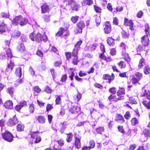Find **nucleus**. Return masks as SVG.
Instances as JSON below:
<instances>
[{
  "label": "nucleus",
  "instance_id": "nucleus-1",
  "mask_svg": "<svg viewBox=\"0 0 150 150\" xmlns=\"http://www.w3.org/2000/svg\"><path fill=\"white\" fill-rule=\"evenodd\" d=\"M65 55L67 60H69L72 56L71 59V63L75 66L77 65L79 62L78 56L79 53L76 52H71L68 51L65 52Z\"/></svg>",
  "mask_w": 150,
  "mask_h": 150
},
{
  "label": "nucleus",
  "instance_id": "nucleus-2",
  "mask_svg": "<svg viewBox=\"0 0 150 150\" xmlns=\"http://www.w3.org/2000/svg\"><path fill=\"white\" fill-rule=\"evenodd\" d=\"M68 29V28L67 27L65 28L60 27L55 34V36L58 37H62L65 39H67L70 35V32L67 30Z\"/></svg>",
  "mask_w": 150,
  "mask_h": 150
},
{
  "label": "nucleus",
  "instance_id": "nucleus-3",
  "mask_svg": "<svg viewBox=\"0 0 150 150\" xmlns=\"http://www.w3.org/2000/svg\"><path fill=\"white\" fill-rule=\"evenodd\" d=\"M77 28L74 29V31L76 34L81 33L82 30L85 27V23L82 21H80L76 24Z\"/></svg>",
  "mask_w": 150,
  "mask_h": 150
},
{
  "label": "nucleus",
  "instance_id": "nucleus-4",
  "mask_svg": "<svg viewBox=\"0 0 150 150\" xmlns=\"http://www.w3.org/2000/svg\"><path fill=\"white\" fill-rule=\"evenodd\" d=\"M36 38L35 41L38 43L41 42L42 41L44 42H46L48 40L46 35L44 34L42 35L40 33H39L36 34Z\"/></svg>",
  "mask_w": 150,
  "mask_h": 150
},
{
  "label": "nucleus",
  "instance_id": "nucleus-5",
  "mask_svg": "<svg viewBox=\"0 0 150 150\" xmlns=\"http://www.w3.org/2000/svg\"><path fill=\"white\" fill-rule=\"evenodd\" d=\"M74 145L75 148L77 149H80L81 147V137L76 133L75 134L74 136Z\"/></svg>",
  "mask_w": 150,
  "mask_h": 150
},
{
  "label": "nucleus",
  "instance_id": "nucleus-6",
  "mask_svg": "<svg viewBox=\"0 0 150 150\" xmlns=\"http://www.w3.org/2000/svg\"><path fill=\"white\" fill-rule=\"evenodd\" d=\"M2 135L3 139L6 141L11 142L13 140L14 137L11 133L8 131H6L2 133Z\"/></svg>",
  "mask_w": 150,
  "mask_h": 150
},
{
  "label": "nucleus",
  "instance_id": "nucleus-7",
  "mask_svg": "<svg viewBox=\"0 0 150 150\" xmlns=\"http://www.w3.org/2000/svg\"><path fill=\"white\" fill-rule=\"evenodd\" d=\"M116 94L120 100L123 99L125 94V88L123 87H119Z\"/></svg>",
  "mask_w": 150,
  "mask_h": 150
},
{
  "label": "nucleus",
  "instance_id": "nucleus-8",
  "mask_svg": "<svg viewBox=\"0 0 150 150\" xmlns=\"http://www.w3.org/2000/svg\"><path fill=\"white\" fill-rule=\"evenodd\" d=\"M15 66L14 62L11 60L10 61V62L8 63L6 68L5 70V72L6 74H10L13 69Z\"/></svg>",
  "mask_w": 150,
  "mask_h": 150
},
{
  "label": "nucleus",
  "instance_id": "nucleus-9",
  "mask_svg": "<svg viewBox=\"0 0 150 150\" xmlns=\"http://www.w3.org/2000/svg\"><path fill=\"white\" fill-rule=\"evenodd\" d=\"M8 29L7 24L4 20L0 21V34L5 33Z\"/></svg>",
  "mask_w": 150,
  "mask_h": 150
},
{
  "label": "nucleus",
  "instance_id": "nucleus-10",
  "mask_svg": "<svg viewBox=\"0 0 150 150\" xmlns=\"http://www.w3.org/2000/svg\"><path fill=\"white\" fill-rule=\"evenodd\" d=\"M115 79V76L113 73H112L111 75L108 74H104L103 76V79L104 80H108V83L109 84L111 83Z\"/></svg>",
  "mask_w": 150,
  "mask_h": 150
},
{
  "label": "nucleus",
  "instance_id": "nucleus-11",
  "mask_svg": "<svg viewBox=\"0 0 150 150\" xmlns=\"http://www.w3.org/2000/svg\"><path fill=\"white\" fill-rule=\"evenodd\" d=\"M105 25V27L104 28L105 33L106 34H110L112 31V26L110 22L106 21Z\"/></svg>",
  "mask_w": 150,
  "mask_h": 150
},
{
  "label": "nucleus",
  "instance_id": "nucleus-12",
  "mask_svg": "<svg viewBox=\"0 0 150 150\" xmlns=\"http://www.w3.org/2000/svg\"><path fill=\"white\" fill-rule=\"evenodd\" d=\"M140 42L143 46L147 47L149 44V39L147 35H144L141 38Z\"/></svg>",
  "mask_w": 150,
  "mask_h": 150
},
{
  "label": "nucleus",
  "instance_id": "nucleus-13",
  "mask_svg": "<svg viewBox=\"0 0 150 150\" xmlns=\"http://www.w3.org/2000/svg\"><path fill=\"white\" fill-rule=\"evenodd\" d=\"M41 11L42 13H45L49 12L50 9L47 3H44L41 6Z\"/></svg>",
  "mask_w": 150,
  "mask_h": 150
},
{
  "label": "nucleus",
  "instance_id": "nucleus-14",
  "mask_svg": "<svg viewBox=\"0 0 150 150\" xmlns=\"http://www.w3.org/2000/svg\"><path fill=\"white\" fill-rule=\"evenodd\" d=\"M115 120L117 123L122 124L125 122L123 116L120 114H117L115 117Z\"/></svg>",
  "mask_w": 150,
  "mask_h": 150
},
{
  "label": "nucleus",
  "instance_id": "nucleus-15",
  "mask_svg": "<svg viewBox=\"0 0 150 150\" xmlns=\"http://www.w3.org/2000/svg\"><path fill=\"white\" fill-rule=\"evenodd\" d=\"M69 111L71 113L76 115L80 112L81 108L80 107L78 106H72L69 108Z\"/></svg>",
  "mask_w": 150,
  "mask_h": 150
},
{
  "label": "nucleus",
  "instance_id": "nucleus-16",
  "mask_svg": "<svg viewBox=\"0 0 150 150\" xmlns=\"http://www.w3.org/2000/svg\"><path fill=\"white\" fill-rule=\"evenodd\" d=\"M18 122V119L15 115L9 120L7 122V124L8 126H12L16 125Z\"/></svg>",
  "mask_w": 150,
  "mask_h": 150
},
{
  "label": "nucleus",
  "instance_id": "nucleus-17",
  "mask_svg": "<svg viewBox=\"0 0 150 150\" xmlns=\"http://www.w3.org/2000/svg\"><path fill=\"white\" fill-rule=\"evenodd\" d=\"M104 53H101L99 55V58L107 62H111L112 61V58L110 56L107 57L104 54Z\"/></svg>",
  "mask_w": 150,
  "mask_h": 150
},
{
  "label": "nucleus",
  "instance_id": "nucleus-18",
  "mask_svg": "<svg viewBox=\"0 0 150 150\" xmlns=\"http://www.w3.org/2000/svg\"><path fill=\"white\" fill-rule=\"evenodd\" d=\"M146 61L145 59L143 58L142 57L140 59L139 61L138 65L139 69H141L143 68V67L146 65Z\"/></svg>",
  "mask_w": 150,
  "mask_h": 150
},
{
  "label": "nucleus",
  "instance_id": "nucleus-19",
  "mask_svg": "<svg viewBox=\"0 0 150 150\" xmlns=\"http://www.w3.org/2000/svg\"><path fill=\"white\" fill-rule=\"evenodd\" d=\"M36 120L40 124H44L46 122V119L42 115H38L36 117Z\"/></svg>",
  "mask_w": 150,
  "mask_h": 150
},
{
  "label": "nucleus",
  "instance_id": "nucleus-20",
  "mask_svg": "<svg viewBox=\"0 0 150 150\" xmlns=\"http://www.w3.org/2000/svg\"><path fill=\"white\" fill-rule=\"evenodd\" d=\"M117 96L115 94H111L108 98V100L110 101H113L117 102L120 100Z\"/></svg>",
  "mask_w": 150,
  "mask_h": 150
},
{
  "label": "nucleus",
  "instance_id": "nucleus-21",
  "mask_svg": "<svg viewBox=\"0 0 150 150\" xmlns=\"http://www.w3.org/2000/svg\"><path fill=\"white\" fill-rule=\"evenodd\" d=\"M82 41L80 40L78 41L75 45L74 48L73 49L72 51L73 52H76V53H79V50L80 48V46L82 43Z\"/></svg>",
  "mask_w": 150,
  "mask_h": 150
},
{
  "label": "nucleus",
  "instance_id": "nucleus-22",
  "mask_svg": "<svg viewBox=\"0 0 150 150\" xmlns=\"http://www.w3.org/2000/svg\"><path fill=\"white\" fill-rule=\"evenodd\" d=\"M121 56L123 59L127 62H130L131 60V59L129 57V54L125 52H121Z\"/></svg>",
  "mask_w": 150,
  "mask_h": 150
},
{
  "label": "nucleus",
  "instance_id": "nucleus-23",
  "mask_svg": "<svg viewBox=\"0 0 150 150\" xmlns=\"http://www.w3.org/2000/svg\"><path fill=\"white\" fill-rule=\"evenodd\" d=\"M82 96V94L78 92L77 94L75 95L73 97V100L74 103H77L81 99Z\"/></svg>",
  "mask_w": 150,
  "mask_h": 150
},
{
  "label": "nucleus",
  "instance_id": "nucleus-24",
  "mask_svg": "<svg viewBox=\"0 0 150 150\" xmlns=\"http://www.w3.org/2000/svg\"><path fill=\"white\" fill-rule=\"evenodd\" d=\"M22 17L21 15H19L14 17L12 21L13 24L16 25L19 24Z\"/></svg>",
  "mask_w": 150,
  "mask_h": 150
},
{
  "label": "nucleus",
  "instance_id": "nucleus-25",
  "mask_svg": "<svg viewBox=\"0 0 150 150\" xmlns=\"http://www.w3.org/2000/svg\"><path fill=\"white\" fill-rule=\"evenodd\" d=\"M4 106L7 109H11L13 106V103L12 101L8 100L4 104Z\"/></svg>",
  "mask_w": 150,
  "mask_h": 150
},
{
  "label": "nucleus",
  "instance_id": "nucleus-26",
  "mask_svg": "<svg viewBox=\"0 0 150 150\" xmlns=\"http://www.w3.org/2000/svg\"><path fill=\"white\" fill-rule=\"evenodd\" d=\"M17 50L20 52H23L26 50V48L23 43H21L17 48Z\"/></svg>",
  "mask_w": 150,
  "mask_h": 150
},
{
  "label": "nucleus",
  "instance_id": "nucleus-27",
  "mask_svg": "<svg viewBox=\"0 0 150 150\" xmlns=\"http://www.w3.org/2000/svg\"><path fill=\"white\" fill-rule=\"evenodd\" d=\"M131 125L132 126H135L139 123V120L136 117L132 118L130 120Z\"/></svg>",
  "mask_w": 150,
  "mask_h": 150
},
{
  "label": "nucleus",
  "instance_id": "nucleus-28",
  "mask_svg": "<svg viewBox=\"0 0 150 150\" xmlns=\"http://www.w3.org/2000/svg\"><path fill=\"white\" fill-rule=\"evenodd\" d=\"M14 88L12 87H8L6 89V92L9 94L11 97H13L14 96Z\"/></svg>",
  "mask_w": 150,
  "mask_h": 150
},
{
  "label": "nucleus",
  "instance_id": "nucleus-29",
  "mask_svg": "<svg viewBox=\"0 0 150 150\" xmlns=\"http://www.w3.org/2000/svg\"><path fill=\"white\" fill-rule=\"evenodd\" d=\"M104 128L103 127L99 126L96 128L94 132V133L96 134H101L104 131Z\"/></svg>",
  "mask_w": 150,
  "mask_h": 150
},
{
  "label": "nucleus",
  "instance_id": "nucleus-30",
  "mask_svg": "<svg viewBox=\"0 0 150 150\" xmlns=\"http://www.w3.org/2000/svg\"><path fill=\"white\" fill-rule=\"evenodd\" d=\"M25 127L24 124L22 123H20L16 126V130L18 132H21L24 130Z\"/></svg>",
  "mask_w": 150,
  "mask_h": 150
},
{
  "label": "nucleus",
  "instance_id": "nucleus-31",
  "mask_svg": "<svg viewBox=\"0 0 150 150\" xmlns=\"http://www.w3.org/2000/svg\"><path fill=\"white\" fill-rule=\"evenodd\" d=\"M117 64L118 65L119 67L121 69L125 68L127 65L126 62L122 60L120 61L117 63Z\"/></svg>",
  "mask_w": 150,
  "mask_h": 150
},
{
  "label": "nucleus",
  "instance_id": "nucleus-32",
  "mask_svg": "<svg viewBox=\"0 0 150 150\" xmlns=\"http://www.w3.org/2000/svg\"><path fill=\"white\" fill-rule=\"evenodd\" d=\"M15 74L16 76L20 78L22 76V69L21 67H19L16 69Z\"/></svg>",
  "mask_w": 150,
  "mask_h": 150
},
{
  "label": "nucleus",
  "instance_id": "nucleus-33",
  "mask_svg": "<svg viewBox=\"0 0 150 150\" xmlns=\"http://www.w3.org/2000/svg\"><path fill=\"white\" fill-rule=\"evenodd\" d=\"M142 96L146 97L148 99L150 100V91L148 90H144Z\"/></svg>",
  "mask_w": 150,
  "mask_h": 150
},
{
  "label": "nucleus",
  "instance_id": "nucleus-34",
  "mask_svg": "<svg viewBox=\"0 0 150 150\" xmlns=\"http://www.w3.org/2000/svg\"><path fill=\"white\" fill-rule=\"evenodd\" d=\"M28 23V19L26 18H23L22 16L19 25L21 26H23L26 25Z\"/></svg>",
  "mask_w": 150,
  "mask_h": 150
},
{
  "label": "nucleus",
  "instance_id": "nucleus-35",
  "mask_svg": "<svg viewBox=\"0 0 150 150\" xmlns=\"http://www.w3.org/2000/svg\"><path fill=\"white\" fill-rule=\"evenodd\" d=\"M40 133L39 131H31L30 135L31 137L33 139H35L36 137L38 136V134Z\"/></svg>",
  "mask_w": 150,
  "mask_h": 150
},
{
  "label": "nucleus",
  "instance_id": "nucleus-36",
  "mask_svg": "<svg viewBox=\"0 0 150 150\" xmlns=\"http://www.w3.org/2000/svg\"><path fill=\"white\" fill-rule=\"evenodd\" d=\"M66 134L67 135L66 142L68 143L71 142L73 138V134L69 132L68 134Z\"/></svg>",
  "mask_w": 150,
  "mask_h": 150
},
{
  "label": "nucleus",
  "instance_id": "nucleus-37",
  "mask_svg": "<svg viewBox=\"0 0 150 150\" xmlns=\"http://www.w3.org/2000/svg\"><path fill=\"white\" fill-rule=\"evenodd\" d=\"M142 103L143 105L147 109H150V101L147 100H143Z\"/></svg>",
  "mask_w": 150,
  "mask_h": 150
},
{
  "label": "nucleus",
  "instance_id": "nucleus-38",
  "mask_svg": "<svg viewBox=\"0 0 150 150\" xmlns=\"http://www.w3.org/2000/svg\"><path fill=\"white\" fill-rule=\"evenodd\" d=\"M144 74L146 75H148L150 74V67L148 65L145 66L143 68Z\"/></svg>",
  "mask_w": 150,
  "mask_h": 150
},
{
  "label": "nucleus",
  "instance_id": "nucleus-39",
  "mask_svg": "<svg viewBox=\"0 0 150 150\" xmlns=\"http://www.w3.org/2000/svg\"><path fill=\"white\" fill-rule=\"evenodd\" d=\"M93 3V0H83V2L82 3V6L88 5L90 6Z\"/></svg>",
  "mask_w": 150,
  "mask_h": 150
},
{
  "label": "nucleus",
  "instance_id": "nucleus-40",
  "mask_svg": "<svg viewBox=\"0 0 150 150\" xmlns=\"http://www.w3.org/2000/svg\"><path fill=\"white\" fill-rule=\"evenodd\" d=\"M145 29L144 31L145 32L146 35L148 37V36H150V28L148 24H146L144 25Z\"/></svg>",
  "mask_w": 150,
  "mask_h": 150
},
{
  "label": "nucleus",
  "instance_id": "nucleus-41",
  "mask_svg": "<svg viewBox=\"0 0 150 150\" xmlns=\"http://www.w3.org/2000/svg\"><path fill=\"white\" fill-rule=\"evenodd\" d=\"M107 42L110 46H113L115 44L114 40L112 37H108L107 40Z\"/></svg>",
  "mask_w": 150,
  "mask_h": 150
},
{
  "label": "nucleus",
  "instance_id": "nucleus-42",
  "mask_svg": "<svg viewBox=\"0 0 150 150\" xmlns=\"http://www.w3.org/2000/svg\"><path fill=\"white\" fill-rule=\"evenodd\" d=\"M62 63V60L61 59V57H60V59L58 61H55L54 63V65L55 67H59Z\"/></svg>",
  "mask_w": 150,
  "mask_h": 150
},
{
  "label": "nucleus",
  "instance_id": "nucleus-43",
  "mask_svg": "<svg viewBox=\"0 0 150 150\" xmlns=\"http://www.w3.org/2000/svg\"><path fill=\"white\" fill-rule=\"evenodd\" d=\"M50 15L49 14H45L43 16V18L44 21L45 23H49L50 21Z\"/></svg>",
  "mask_w": 150,
  "mask_h": 150
},
{
  "label": "nucleus",
  "instance_id": "nucleus-44",
  "mask_svg": "<svg viewBox=\"0 0 150 150\" xmlns=\"http://www.w3.org/2000/svg\"><path fill=\"white\" fill-rule=\"evenodd\" d=\"M6 52L8 59H11L13 57L11 51L9 48L6 49Z\"/></svg>",
  "mask_w": 150,
  "mask_h": 150
},
{
  "label": "nucleus",
  "instance_id": "nucleus-45",
  "mask_svg": "<svg viewBox=\"0 0 150 150\" xmlns=\"http://www.w3.org/2000/svg\"><path fill=\"white\" fill-rule=\"evenodd\" d=\"M95 141L91 139L88 142V147H89L91 149H93L95 146Z\"/></svg>",
  "mask_w": 150,
  "mask_h": 150
},
{
  "label": "nucleus",
  "instance_id": "nucleus-46",
  "mask_svg": "<svg viewBox=\"0 0 150 150\" xmlns=\"http://www.w3.org/2000/svg\"><path fill=\"white\" fill-rule=\"evenodd\" d=\"M120 47H121L122 52H125L127 49L128 48L127 46L124 42H122L120 44Z\"/></svg>",
  "mask_w": 150,
  "mask_h": 150
},
{
  "label": "nucleus",
  "instance_id": "nucleus-47",
  "mask_svg": "<svg viewBox=\"0 0 150 150\" xmlns=\"http://www.w3.org/2000/svg\"><path fill=\"white\" fill-rule=\"evenodd\" d=\"M93 7L96 13L100 14L101 13L102 9L101 8L96 5H94Z\"/></svg>",
  "mask_w": 150,
  "mask_h": 150
},
{
  "label": "nucleus",
  "instance_id": "nucleus-48",
  "mask_svg": "<svg viewBox=\"0 0 150 150\" xmlns=\"http://www.w3.org/2000/svg\"><path fill=\"white\" fill-rule=\"evenodd\" d=\"M146 46H144L143 45H139L136 48V50L137 52H142L144 50Z\"/></svg>",
  "mask_w": 150,
  "mask_h": 150
},
{
  "label": "nucleus",
  "instance_id": "nucleus-49",
  "mask_svg": "<svg viewBox=\"0 0 150 150\" xmlns=\"http://www.w3.org/2000/svg\"><path fill=\"white\" fill-rule=\"evenodd\" d=\"M70 7V8L71 10L77 11L78 10L79 6L75 3H74L73 5H71Z\"/></svg>",
  "mask_w": 150,
  "mask_h": 150
},
{
  "label": "nucleus",
  "instance_id": "nucleus-50",
  "mask_svg": "<svg viewBox=\"0 0 150 150\" xmlns=\"http://www.w3.org/2000/svg\"><path fill=\"white\" fill-rule=\"evenodd\" d=\"M56 105H60L61 104V99L60 96L59 95L56 96L55 100Z\"/></svg>",
  "mask_w": 150,
  "mask_h": 150
},
{
  "label": "nucleus",
  "instance_id": "nucleus-51",
  "mask_svg": "<svg viewBox=\"0 0 150 150\" xmlns=\"http://www.w3.org/2000/svg\"><path fill=\"white\" fill-rule=\"evenodd\" d=\"M36 37V34L35 33L34 31L31 33L29 35V38L30 40L33 41H35Z\"/></svg>",
  "mask_w": 150,
  "mask_h": 150
},
{
  "label": "nucleus",
  "instance_id": "nucleus-52",
  "mask_svg": "<svg viewBox=\"0 0 150 150\" xmlns=\"http://www.w3.org/2000/svg\"><path fill=\"white\" fill-rule=\"evenodd\" d=\"M135 75L137 79L140 80L143 77V74L140 72H137L135 74Z\"/></svg>",
  "mask_w": 150,
  "mask_h": 150
},
{
  "label": "nucleus",
  "instance_id": "nucleus-53",
  "mask_svg": "<svg viewBox=\"0 0 150 150\" xmlns=\"http://www.w3.org/2000/svg\"><path fill=\"white\" fill-rule=\"evenodd\" d=\"M79 17L76 16L71 17V20L72 22L73 23L75 24L78 21Z\"/></svg>",
  "mask_w": 150,
  "mask_h": 150
},
{
  "label": "nucleus",
  "instance_id": "nucleus-54",
  "mask_svg": "<svg viewBox=\"0 0 150 150\" xmlns=\"http://www.w3.org/2000/svg\"><path fill=\"white\" fill-rule=\"evenodd\" d=\"M124 118L127 120H129L131 117V115L130 112L129 111H127L126 112L125 114L124 115Z\"/></svg>",
  "mask_w": 150,
  "mask_h": 150
},
{
  "label": "nucleus",
  "instance_id": "nucleus-55",
  "mask_svg": "<svg viewBox=\"0 0 150 150\" xmlns=\"http://www.w3.org/2000/svg\"><path fill=\"white\" fill-rule=\"evenodd\" d=\"M133 23L132 20H129V23L128 24H126V26H129V29L131 30H133L134 28L133 27Z\"/></svg>",
  "mask_w": 150,
  "mask_h": 150
},
{
  "label": "nucleus",
  "instance_id": "nucleus-56",
  "mask_svg": "<svg viewBox=\"0 0 150 150\" xmlns=\"http://www.w3.org/2000/svg\"><path fill=\"white\" fill-rule=\"evenodd\" d=\"M117 128L119 132L120 133L124 134L125 133V131L123 127L121 125H118L117 127Z\"/></svg>",
  "mask_w": 150,
  "mask_h": 150
},
{
  "label": "nucleus",
  "instance_id": "nucleus-57",
  "mask_svg": "<svg viewBox=\"0 0 150 150\" xmlns=\"http://www.w3.org/2000/svg\"><path fill=\"white\" fill-rule=\"evenodd\" d=\"M139 80L134 76L131 79L132 83L134 85H135L137 83H139Z\"/></svg>",
  "mask_w": 150,
  "mask_h": 150
},
{
  "label": "nucleus",
  "instance_id": "nucleus-58",
  "mask_svg": "<svg viewBox=\"0 0 150 150\" xmlns=\"http://www.w3.org/2000/svg\"><path fill=\"white\" fill-rule=\"evenodd\" d=\"M53 108V104H47L46 106V111L49 112Z\"/></svg>",
  "mask_w": 150,
  "mask_h": 150
},
{
  "label": "nucleus",
  "instance_id": "nucleus-59",
  "mask_svg": "<svg viewBox=\"0 0 150 150\" xmlns=\"http://www.w3.org/2000/svg\"><path fill=\"white\" fill-rule=\"evenodd\" d=\"M34 91L37 93H40L41 91V89L38 86H34L33 88Z\"/></svg>",
  "mask_w": 150,
  "mask_h": 150
},
{
  "label": "nucleus",
  "instance_id": "nucleus-60",
  "mask_svg": "<svg viewBox=\"0 0 150 150\" xmlns=\"http://www.w3.org/2000/svg\"><path fill=\"white\" fill-rule=\"evenodd\" d=\"M129 103L131 104H137V102L133 97H130L129 98Z\"/></svg>",
  "mask_w": 150,
  "mask_h": 150
},
{
  "label": "nucleus",
  "instance_id": "nucleus-61",
  "mask_svg": "<svg viewBox=\"0 0 150 150\" xmlns=\"http://www.w3.org/2000/svg\"><path fill=\"white\" fill-rule=\"evenodd\" d=\"M93 85L95 88L100 89H102L103 88L102 85L97 82L95 83Z\"/></svg>",
  "mask_w": 150,
  "mask_h": 150
},
{
  "label": "nucleus",
  "instance_id": "nucleus-62",
  "mask_svg": "<svg viewBox=\"0 0 150 150\" xmlns=\"http://www.w3.org/2000/svg\"><path fill=\"white\" fill-rule=\"evenodd\" d=\"M108 91L111 94H115L117 93L116 88L115 87H112L110 88Z\"/></svg>",
  "mask_w": 150,
  "mask_h": 150
},
{
  "label": "nucleus",
  "instance_id": "nucleus-63",
  "mask_svg": "<svg viewBox=\"0 0 150 150\" xmlns=\"http://www.w3.org/2000/svg\"><path fill=\"white\" fill-rule=\"evenodd\" d=\"M67 77L66 74H64L62 75L60 79V81L62 82H65L67 79Z\"/></svg>",
  "mask_w": 150,
  "mask_h": 150
},
{
  "label": "nucleus",
  "instance_id": "nucleus-64",
  "mask_svg": "<svg viewBox=\"0 0 150 150\" xmlns=\"http://www.w3.org/2000/svg\"><path fill=\"white\" fill-rule=\"evenodd\" d=\"M44 91L47 93H51L52 89L48 86L47 85L45 86V88L44 89Z\"/></svg>",
  "mask_w": 150,
  "mask_h": 150
}]
</instances>
